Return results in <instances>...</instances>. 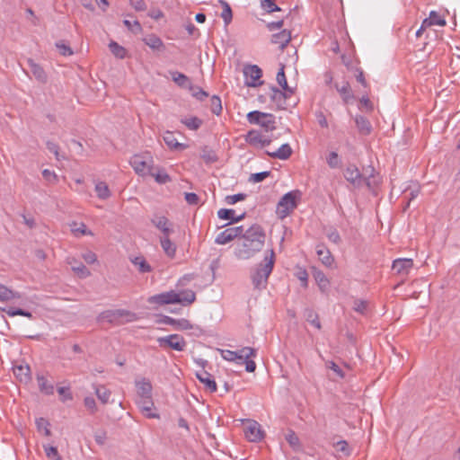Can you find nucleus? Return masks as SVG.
Masks as SVG:
<instances>
[{
    "mask_svg": "<svg viewBox=\"0 0 460 460\" xmlns=\"http://www.w3.org/2000/svg\"><path fill=\"white\" fill-rule=\"evenodd\" d=\"M241 236L242 243L234 250V255L238 260L252 258L264 246L266 234L258 224L251 226Z\"/></svg>",
    "mask_w": 460,
    "mask_h": 460,
    "instance_id": "1",
    "label": "nucleus"
},
{
    "mask_svg": "<svg viewBox=\"0 0 460 460\" xmlns=\"http://www.w3.org/2000/svg\"><path fill=\"white\" fill-rule=\"evenodd\" d=\"M275 264V252L270 250V256L266 255L264 260L251 270V279L254 288L261 290L266 288L268 279L271 274Z\"/></svg>",
    "mask_w": 460,
    "mask_h": 460,
    "instance_id": "2",
    "label": "nucleus"
},
{
    "mask_svg": "<svg viewBox=\"0 0 460 460\" xmlns=\"http://www.w3.org/2000/svg\"><path fill=\"white\" fill-rule=\"evenodd\" d=\"M195 299V292L187 289L179 293L174 290L160 293L152 296L149 301L158 305L181 304L182 305H190Z\"/></svg>",
    "mask_w": 460,
    "mask_h": 460,
    "instance_id": "3",
    "label": "nucleus"
},
{
    "mask_svg": "<svg viewBox=\"0 0 460 460\" xmlns=\"http://www.w3.org/2000/svg\"><path fill=\"white\" fill-rule=\"evenodd\" d=\"M301 191L292 190L282 196L277 205L276 214L279 218L284 219L289 216L297 207L298 201L301 199Z\"/></svg>",
    "mask_w": 460,
    "mask_h": 460,
    "instance_id": "4",
    "label": "nucleus"
},
{
    "mask_svg": "<svg viewBox=\"0 0 460 460\" xmlns=\"http://www.w3.org/2000/svg\"><path fill=\"white\" fill-rule=\"evenodd\" d=\"M135 172L140 176H147L153 173L154 160L149 154L134 155L129 161Z\"/></svg>",
    "mask_w": 460,
    "mask_h": 460,
    "instance_id": "5",
    "label": "nucleus"
},
{
    "mask_svg": "<svg viewBox=\"0 0 460 460\" xmlns=\"http://www.w3.org/2000/svg\"><path fill=\"white\" fill-rule=\"evenodd\" d=\"M257 357V349L251 347H243L239 350H233V358L234 363L238 365H245V370L249 373L254 372L256 363L252 359Z\"/></svg>",
    "mask_w": 460,
    "mask_h": 460,
    "instance_id": "6",
    "label": "nucleus"
},
{
    "mask_svg": "<svg viewBox=\"0 0 460 460\" xmlns=\"http://www.w3.org/2000/svg\"><path fill=\"white\" fill-rule=\"evenodd\" d=\"M246 117L250 124L259 125L266 131H273L276 129L275 116L271 113L252 111H250Z\"/></svg>",
    "mask_w": 460,
    "mask_h": 460,
    "instance_id": "7",
    "label": "nucleus"
},
{
    "mask_svg": "<svg viewBox=\"0 0 460 460\" xmlns=\"http://www.w3.org/2000/svg\"><path fill=\"white\" fill-rule=\"evenodd\" d=\"M101 316L107 322L115 324H122L137 319L136 314L125 309L106 310L102 313Z\"/></svg>",
    "mask_w": 460,
    "mask_h": 460,
    "instance_id": "8",
    "label": "nucleus"
},
{
    "mask_svg": "<svg viewBox=\"0 0 460 460\" xmlns=\"http://www.w3.org/2000/svg\"><path fill=\"white\" fill-rule=\"evenodd\" d=\"M158 345L162 349H172L176 351H183L187 346V342L180 334H170L164 337H158L156 340Z\"/></svg>",
    "mask_w": 460,
    "mask_h": 460,
    "instance_id": "9",
    "label": "nucleus"
},
{
    "mask_svg": "<svg viewBox=\"0 0 460 460\" xmlns=\"http://www.w3.org/2000/svg\"><path fill=\"white\" fill-rule=\"evenodd\" d=\"M344 177L356 188H359L363 184H366L368 188L371 186L369 179L364 178L358 168L354 164H350L346 168Z\"/></svg>",
    "mask_w": 460,
    "mask_h": 460,
    "instance_id": "10",
    "label": "nucleus"
},
{
    "mask_svg": "<svg viewBox=\"0 0 460 460\" xmlns=\"http://www.w3.org/2000/svg\"><path fill=\"white\" fill-rule=\"evenodd\" d=\"M243 75L245 77L244 84L250 87H256L262 84L261 77L262 75L261 69L256 65H250L244 67Z\"/></svg>",
    "mask_w": 460,
    "mask_h": 460,
    "instance_id": "11",
    "label": "nucleus"
},
{
    "mask_svg": "<svg viewBox=\"0 0 460 460\" xmlns=\"http://www.w3.org/2000/svg\"><path fill=\"white\" fill-rule=\"evenodd\" d=\"M245 438L251 442H258L263 438L261 425L255 420H248L243 427Z\"/></svg>",
    "mask_w": 460,
    "mask_h": 460,
    "instance_id": "12",
    "label": "nucleus"
},
{
    "mask_svg": "<svg viewBox=\"0 0 460 460\" xmlns=\"http://www.w3.org/2000/svg\"><path fill=\"white\" fill-rule=\"evenodd\" d=\"M243 233V227L242 226L226 228L217 234L215 239V243L217 244H226L227 243L233 241L234 238L241 236Z\"/></svg>",
    "mask_w": 460,
    "mask_h": 460,
    "instance_id": "13",
    "label": "nucleus"
},
{
    "mask_svg": "<svg viewBox=\"0 0 460 460\" xmlns=\"http://www.w3.org/2000/svg\"><path fill=\"white\" fill-rule=\"evenodd\" d=\"M245 140L249 145L257 148H262L271 143L270 138L264 137L259 130L255 129L247 133Z\"/></svg>",
    "mask_w": 460,
    "mask_h": 460,
    "instance_id": "14",
    "label": "nucleus"
},
{
    "mask_svg": "<svg viewBox=\"0 0 460 460\" xmlns=\"http://www.w3.org/2000/svg\"><path fill=\"white\" fill-rule=\"evenodd\" d=\"M151 223L161 231L162 236H167L173 233V224L165 216L155 215Z\"/></svg>",
    "mask_w": 460,
    "mask_h": 460,
    "instance_id": "15",
    "label": "nucleus"
},
{
    "mask_svg": "<svg viewBox=\"0 0 460 460\" xmlns=\"http://www.w3.org/2000/svg\"><path fill=\"white\" fill-rule=\"evenodd\" d=\"M159 323L173 326L176 330L186 331L192 329L190 322L185 318L174 319L171 316L163 315Z\"/></svg>",
    "mask_w": 460,
    "mask_h": 460,
    "instance_id": "16",
    "label": "nucleus"
},
{
    "mask_svg": "<svg viewBox=\"0 0 460 460\" xmlns=\"http://www.w3.org/2000/svg\"><path fill=\"white\" fill-rule=\"evenodd\" d=\"M135 385L139 399L152 397L153 385L149 379L146 377L137 379L135 381Z\"/></svg>",
    "mask_w": 460,
    "mask_h": 460,
    "instance_id": "17",
    "label": "nucleus"
},
{
    "mask_svg": "<svg viewBox=\"0 0 460 460\" xmlns=\"http://www.w3.org/2000/svg\"><path fill=\"white\" fill-rule=\"evenodd\" d=\"M413 267V261L408 258H399L393 261L392 269L399 275H406Z\"/></svg>",
    "mask_w": 460,
    "mask_h": 460,
    "instance_id": "18",
    "label": "nucleus"
},
{
    "mask_svg": "<svg viewBox=\"0 0 460 460\" xmlns=\"http://www.w3.org/2000/svg\"><path fill=\"white\" fill-rule=\"evenodd\" d=\"M141 412L149 419H158L159 414L153 412L155 407L152 397L141 398L137 402Z\"/></svg>",
    "mask_w": 460,
    "mask_h": 460,
    "instance_id": "19",
    "label": "nucleus"
},
{
    "mask_svg": "<svg viewBox=\"0 0 460 460\" xmlns=\"http://www.w3.org/2000/svg\"><path fill=\"white\" fill-rule=\"evenodd\" d=\"M27 64L31 69V74L38 82L40 84H46L48 82V75L40 64L36 63L31 58L27 60Z\"/></svg>",
    "mask_w": 460,
    "mask_h": 460,
    "instance_id": "20",
    "label": "nucleus"
},
{
    "mask_svg": "<svg viewBox=\"0 0 460 460\" xmlns=\"http://www.w3.org/2000/svg\"><path fill=\"white\" fill-rule=\"evenodd\" d=\"M315 249L318 259L326 267H331L334 262V258L330 250L323 243L317 244Z\"/></svg>",
    "mask_w": 460,
    "mask_h": 460,
    "instance_id": "21",
    "label": "nucleus"
},
{
    "mask_svg": "<svg viewBox=\"0 0 460 460\" xmlns=\"http://www.w3.org/2000/svg\"><path fill=\"white\" fill-rule=\"evenodd\" d=\"M291 40V32L288 30L275 33L271 36L270 42L279 45L280 49H284Z\"/></svg>",
    "mask_w": 460,
    "mask_h": 460,
    "instance_id": "22",
    "label": "nucleus"
},
{
    "mask_svg": "<svg viewBox=\"0 0 460 460\" xmlns=\"http://www.w3.org/2000/svg\"><path fill=\"white\" fill-rule=\"evenodd\" d=\"M196 377L199 379L200 383H202L205 387L210 392L215 393L217 391V384L214 380L213 376L207 371L203 370L201 372L196 373Z\"/></svg>",
    "mask_w": 460,
    "mask_h": 460,
    "instance_id": "23",
    "label": "nucleus"
},
{
    "mask_svg": "<svg viewBox=\"0 0 460 460\" xmlns=\"http://www.w3.org/2000/svg\"><path fill=\"white\" fill-rule=\"evenodd\" d=\"M293 153V150L289 144L286 143L283 144L279 149L276 151L270 152L266 151V154L274 159H279V160H287L288 159Z\"/></svg>",
    "mask_w": 460,
    "mask_h": 460,
    "instance_id": "24",
    "label": "nucleus"
},
{
    "mask_svg": "<svg viewBox=\"0 0 460 460\" xmlns=\"http://www.w3.org/2000/svg\"><path fill=\"white\" fill-rule=\"evenodd\" d=\"M270 97L271 101L276 102L278 104L279 108L284 109L281 102H285V100L287 98L290 97L292 94H289V93L287 91H284V90L281 91L279 88H277L276 86H270Z\"/></svg>",
    "mask_w": 460,
    "mask_h": 460,
    "instance_id": "25",
    "label": "nucleus"
},
{
    "mask_svg": "<svg viewBox=\"0 0 460 460\" xmlns=\"http://www.w3.org/2000/svg\"><path fill=\"white\" fill-rule=\"evenodd\" d=\"M335 89L340 93L345 103H348L350 100L354 98L350 84L348 81H343L340 85L339 84H334Z\"/></svg>",
    "mask_w": 460,
    "mask_h": 460,
    "instance_id": "26",
    "label": "nucleus"
},
{
    "mask_svg": "<svg viewBox=\"0 0 460 460\" xmlns=\"http://www.w3.org/2000/svg\"><path fill=\"white\" fill-rule=\"evenodd\" d=\"M36 380L38 383L39 390L45 395H52L55 391L54 385L49 383L47 377L43 375L37 374Z\"/></svg>",
    "mask_w": 460,
    "mask_h": 460,
    "instance_id": "27",
    "label": "nucleus"
},
{
    "mask_svg": "<svg viewBox=\"0 0 460 460\" xmlns=\"http://www.w3.org/2000/svg\"><path fill=\"white\" fill-rule=\"evenodd\" d=\"M163 139L170 149L184 150L188 147V145L179 143L172 131H166L163 137Z\"/></svg>",
    "mask_w": 460,
    "mask_h": 460,
    "instance_id": "28",
    "label": "nucleus"
},
{
    "mask_svg": "<svg viewBox=\"0 0 460 460\" xmlns=\"http://www.w3.org/2000/svg\"><path fill=\"white\" fill-rule=\"evenodd\" d=\"M355 123L359 134L368 136L372 131L370 121L364 116L357 115L355 117Z\"/></svg>",
    "mask_w": 460,
    "mask_h": 460,
    "instance_id": "29",
    "label": "nucleus"
},
{
    "mask_svg": "<svg viewBox=\"0 0 460 460\" xmlns=\"http://www.w3.org/2000/svg\"><path fill=\"white\" fill-rule=\"evenodd\" d=\"M160 244L164 253L171 259L176 254V245L170 240V235L161 236Z\"/></svg>",
    "mask_w": 460,
    "mask_h": 460,
    "instance_id": "30",
    "label": "nucleus"
},
{
    "mask_svg": "<svg viewBox=\"0 0 460 460\" xmlns=\"http://www.w3.org/2000/svg\"><path fill=\"white\" fill-rule=\"evenodd\" d=\"M143 41L153 50L163 51L165 47L163 40L155 34H149L143 39Z\"/></svg>",
    "mask_w": 460,
    "mask_h": 460,
    "instance_id": "31",
    "label": "nucleus"
},
{
    "mask_svg": "<svg viewBox=\"0 0 460 460\" xmlns=\"http://www.w3.org/2000/svg\"><path fill=\"white\" fill-rule=\"evenodd\" d=\"M149 175L154 177L155 181L159 184H165L172 181L171 176L166 172L165 169L162 167L154 166L153 173Z\"/></svg>",
    "mask_w": 460,
    "mask_h": 460,
    "instance_id": "32",
    "label": "nucleus"
},
{
    "mask_svg": "<svg viewBox=\"0 0 460 460\" xmlns=\"http://www.w3.org/2000/svg\"><path fill=\"white\" fill-rule=\"evenodd\" d=\"M172 75V81L180 87L181 88H190V86L192 84L190 79L184 74L178 72V71H172L170 72Z\"/></svg>",
    "mask_w": 460,
    "mask_h": 460,
    "instance_id": "33",
    "label": "nucleus"
},
{
    "mask_svg": "<svg viewBox=\"0 0 460 460\" xmlns=\"http://www.w3.org/2000/svg\"><path fill=\"white\" fill-rule=\"evenodd\" d=\"M13 373L21 382L28 383L31 379V368L28 365L15 367Z\"/></svg>",
    "mask_w": 460,
    "mask_h": 460,
    "instance_id": "34",
    "label": "nucleus"
},
{
    "mask_svg": "<svg viewBox=\"0 0 460 460\" xmlns=\"http://www.w3.org/2000/svg\"><path fill=\"white\" fill-rule=\"evenodd\" d=\"M279 69L277 73V82L281 86L282 90L287 91L289 94L294 93V90L290 88L288 84L286 75H285V66L283 64H279Z\"/></svg>",
    "mask_w": 460,
    "mask_h": 460,
    "instance_id": "35",
    "label": "nucleus"
},
{
    "mask_svg": "<svg viewBox=\"0 0 460 460\" xmlns=\"http://www.w3.org/2000/svg\"><path fill=\"white\" fill-rule=\"evenodd\" d=\"M93 389L97 398L103 403H108L111 392L107 389L104 385H93Z\"/></svg>",
    "mask_w": 460,
    "mask_h": 460,
    "instance_id": "36",
    "label": "nucleus"
},
{
    "mask_svg": "<svg viewBox=\"0 0 460 460\" xmlns=\"http://www.w3.org/2000/svg\"><path fill=\"white\" fill-rule=\"evenodd\" d=\"M130 261L138 268V271L141 273H148L152 271V267L143 256L131 258Z\"/></svg>",
    "mask_w": 460,
    "mask_h": 460,
    "instance_id": "37",
    "label": "nucleus"
},
{
    "mask_svg": "<svg viewBox=\"0 0 460 460\" xmlns=\"http://www.w3.org/2000/svg\"><path fill=\"white\" fill-rule=\"evenodd\" d=\"M314 278L321 291L325 292L330 285L329 279H327L325 274L321 270H315L314 272Z\"/></svg>",
    "mask_w": 460,
    "mask_h": 460,
    "instance_id": "38",
    "label": "nucleus"
},
{
    "mask_svg": "<svg viewBox=\"0 0 460 460\" xmlns=\"http://www.w3.org/2000/svg\"><path fill=\"white\" fill-rule=\"evenodd\" d=\"M15 298H21V295L0 284V301H9Z\"/></svg>",
    "mask_w": 460,
    "mask_h": 460,
    "instance_id": "39",
    "label": "nucleus"
},
{
    "mask_svg": "<svg viewBox=\"0 0 460 460\" xmlns=\"http://www.w3.org/2000/svg\"><path fill=\"white\" fill-rule=\"evenodd\" d=\"M181 122L190 130H197L203 124L202 119L196 116L181 119Z\"/></svg>",
    "mask_w": 460,
    "mask_h": 460,
    "instance_id": "40",
    "label": "nucleus"
},
{
    "mask_svg": "<svg viewBox=\"0 0 460 460\" xmlns=\"http://www.w3.org/2000/svg\"><path fill=\"white\" fill-rule=\"evenodd\" d=\"M95 191L97 197L101 199H107L111 197L109 186L104 181H99L95 184Z\"/></svg>",
    "mask_w": 460,
    "mask_h": 460,
    "instance_id": "41",
    "label": "nucleus"
},
{
    "mask_svg": "<svg viewBox=\"0 0 460 460\" xmlns=\"http://www.w3.org/2000/svg\"><path fill=\"white\" fill-rule=\"evenodd\" d=\"M219 3L223 6L221 17L224 20L225 24L228 25L232 22V18H233L232 9H231L230 5L228 4V3L226 2L225 0H219Z\"/></svg>",
    "mask_w": 460,
    "mask_h": 460,
    "instance_id": "42",
    "label": "nucleus"
},
{
    "mask_svg": "<svg viewBox=\"0 0 460 460\" xmlns=\"http://www.w3.org/2000/svg\"><path fill=\"white\" fill-rule=\"evenodd\" d=\"M111 52L118 58H124L126 57L127 50L124 47L120 46L116 41H111L109 44Z\"/></svg>",
    "mask_w": 460,
    "mask_h": 460,
    "instance_id": "43",
    "label": "nucleus"
},
{
    "mask_svg": "<svg viewBox=\"0 0 460 460\" xmlns=\"http://www.w3.org/2000/svg\"><path fill=\"white\" fill-rule=\"evenodd\" d=\"M49 422L44 418H39L36 420V427L39 432H42L44 436L49 437L51 436V431L49 429Z\"/></svg>",
    "mask_w": 460,
    "mask_h": 460,
    "instance_id": "44",
    "label": "nucleus"
},
{
    "mask_svg": "<svg viewBox=\"0 0 460 460\" xmlns=\"http://www.w3.org/2000/svg\"><path fill=\"white\" fill-rule=\"evenodd\" d=\"M326 163L332 169L339 168L341 164V160L337 152L332 151L326 157Z\"/></svg>",
    "mask_w": 460,
    "mask_h": 460,
    "instance_id": "45",
    "label": "nucleus"
},
{
    "mask_svg": "<svg viewBox=\"0 0 460 460\" xmlns=\"http://www.w3.org/2000/svg\"><path fill=\"white\" fill-rule=\"evenodd\" d=\"M191 95L197 99L198 101H204L207 97H208V93L205 92L202 88L197 85L191 84L189 88Z\"/></svg>",
    "mask_w": 460,
    "mask_h": 460,
    "instance_id": "46",
    "label": "nucleus"
},
{
    "mask_svg": "<svg viewBox=\"0 0 460 460\" xmlns=\"http://www.w3.org/2000/svg\"><path fill=\"white\" fill-rule=\"evenodd\" d=\"M201 158L207 163L211 164L217 161V154L208 146H204L201 153Z\"/></svg>",
    "mask_w": 460,
    "mask_h": 460,
    "instance_id": "47",
    "label": "nucleus"
},
{
    "mask_svg": "<svg viewBox=\"0 0 460 460\" xmlns=\"http://www.w3.org/2000/svg\"><path fill=\"white\" fill-rule=\"evenodd\" d=\"M210 110L212 113L220 115L222 112V102L221 99L217 95H213L210 99Z\"/></svg>",
    "mask_w": 460,
    "mask_h": 460,
    "instance_id": "48",
    "label": "nucleus"
},
{
    "mask_svg": "<svg viewBox=\"0 0 460 460\" xmlns=\"http://www.w3.org/2000/svg\"><path fill=\"white\" fill-rule=\"evenodd\" d=\"M43 448L47 457L52 460H62V457L59 455L58 448L56 447L50 445H43Z\"/></svg>",
    "mask_w": 460,
    "mask_h": 460,
    "instance_id": "49",
    "label": "nucleus"
},
{
    "mask_svg": "<svg viewBox=\"0 0 460 460\" xmlns=\"http://www.w3.org/2000/svg\"><path fill=\"white\" fill-rule=\"evenodd\" d=\"M71 231L75 236L93 234L91 231L87 232L86 226L84 223L77 224L76 222H73L71 225Z\"/></svg>",
    "mask_w": 460,
    "mask_h": 460,
    "instance_id": "50",
    "label": "nucleus"
},
{
    "mask_svg": "<svg viewBox=\"0 0 460 460\" xmlns=\"http://www.w3.org/2000/svg\"><path fill=\"white\" fill-rule=\"evenodd\" d=\"M5 312L9 316L21 315V316L28 317L30 319L33 318V315L31 312L25 311L21 308L9 307Z\"/></svg>",
    "mask_w": 460,
    "mask_h": 460,
    "instance_id": "51",
    "label": "nucleus"
},
{
    "mask_svg": "<svg viewBox=\"0 0 460 460\" xmlns=\"http://www.w3.org/2000/svg\"><path fill=\"white\" fill-rule=\"evenodd\" d=\"M56 47L59 51V54L64 57H69L74 54L72 49L64 40L56 42Z\"/></svg>",
    "mask_w": 460,
    "mask_h": 460,
    "instance_id": "52",
    "label": "nucleus"
},
{
    "mask_svg": "<svg viewBox=\"0 0 460 460\" xmlns=\"http://www.w3.org/2000/svg\"><path fill=\"white\" fill-rule=\"evenodd\" d=\"M73 271L78 274L80 278H87L91 275L90 270L82 262H76L72 266Z\"/></svg>",
    "mask_w": 460,
    "mask_h": 460,
    "instance_id": "53",
    "label": "nucleus"
},
{
    "mask_svg": "<svg viewBox=\"0 0 460 460\" xmlns=\"http://www.w3.org/2000/svg\"><path fill=\"white\" fill-rule=\"evenodd\" d=\"M261 7L269 13L281 11V8L275 4V0H262Z\"/></svg>",
    "mask_w": 460,
    "mask_h": 460,
    "instance_id": "54",
    "label": "nucleus"
},
{
    "mask_svg": "<svg viewBox=\"0 0 460 460\" xmlns=\"http://www.w3.org/2000/svg\"><path fill=\"white\" fill-rule=\"evenodd\" d=\"M46 146H47L48 150L55 155V157L58 161H61L66 158L64 155H61L59 154V146L58 144H56L52 141H47Z\"/></svg>",
    "mask_w": 460,
    "mask_h": 460,
    "instance_id": "55",
    "label": "nucleus"
},
{
    "mask_svg": "<svg viewBox=\"0 0 460 460\" xmlns=\"http://www.w3.org/2000/svg\"><path fill=\"white\" fill-rule=\"evenodd\" d=\"M306 321L317 329H321V323L318 314L313 310L306 311Z\"/></svg>",
    "mask_w": 460,
    "mask_h": 460,
    "instance_id": "56",
    "label": "nucleus"
},
{
    "mask_svg": "<svg viewBox=\"0 0 460 460\" xmlns=\"http://www.w3.org/2000/svg\"><path fill=\"white\" fill-rule=\"evenodd\" d=\"M234 210L231 208H221L217 211V217L223 220H229L233 223Z\"/></svg>",
    "mask_w": 460,
    "mask_h": 460,
    "instance_id": "57",
    "label": "nucleus"
},
{
    "mask_svg": "<svg viewBox=\"0 0 460 460\" xmlns=\"http://www.w3.org/2000/svg\"><path fill=\"white\" fill-rule=\"evenodd\" d=\"M428 18L433 25L445 26L447 23L446 20L436 11H431Z\"/></svg>",
    "mask_w": 460,
    "mask_h": 460,
    "instance_id": "58",
    "label": "nucleus"
},
{
    "mask_svg": "<svg viewBox=\"0 0 460 460\" xmlns=\"http://www.w3.org/2000/svg\"><path fill=\"white\" fill-rule=\"evenodd\" d=\"M270 175V171H264L261 172L252 173L249 177V181L257 183L264 181L266 178H268Z\"/></svg>",
    "mask_w": 460,
    "mask_h": 460,
    "instance_id": "59",
    "label": "nucleus"
},
{
    "mask_svg": "<svg viewBox=\"0 0 460 460\" xmlns=\"http://www.w3.org/2000/svg\"><path fill=\"white\" fill-rule=\"evenodd\" d=\"M286 439L295 450L299 448V438L294 431H289V433L286 436Z\"/></svg>",
    "mask_w": 460,
    "mask_h": 460,
    "instance_id": "60",
    "label": "nucleus"
},
{
    "mask_svg": "<svg viewBox=\"0 0 460 460\" xmlns=\"http://www.w3.org/2000/svg\"><path fill=\"white\" fill-rule=\"evenodd\" d=\"M247 195L245 193H237L234 195H228L226 197V202L228 205H234L238 201L245 199Z\"/></svg>",
    "mask_w": 460,
    "mask_h": 460,
    "instance_id": "61",
    "label": "nucleus"
},
{
    "mask_svg": "<svg viewBox=\"0 0 460 460\" xmlns=\"http://www.w3.org/2000/svg\"><path fill=\"white\" fill-rule=\"evenodd\" d=\"M367 307V302L366 300L356 299L353 303V309L360 314H364Z\"/></svg>",
    "mask_w": 460,
    "mask_h": 460,
    "instance_id": "62",
    "label": "nucleus"
},
{
    "mask_svg": "<svg viewBox=\"0 0 460 460\" xmlns=\"http://www.w3.org/2000/svg\"><path fill=\"white\" fill-rule=\"evenodd\" d=\"M296 278L301 281V284L304 288L307 287V279H308V274L305 269L299 268L297 271L296 272Z\"/></svg>",
    "mask_w": 460,
    "mask_h": 460,
    "instance_id": "63",
    "label": "nucleus"
},
{
    "mask_svg": "<svg viewBox=\"0 0 460 460\" xmlns=\"http://www.w3.org/2000/svg\"><path fill=\"white\" fill-rule=\"evenodd\" d=\"M328 368L332 369L339 377L344 378L345 373L343 370L333 361H328L326 363Z\"/></svg>",
    "mask_w": 460,
    "mask_h": 460,
    "instance_id": "64",
    "label": "nucleus"
}]
</instances>
